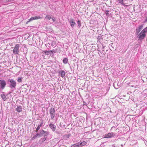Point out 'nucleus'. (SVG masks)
Wrapping results in <instances>:
<instances>
[{
	"label": "nucleus",
	"mask_w": 147,
	"mask_h": 147,
	"mask_svg": "<svg viewBox=\"0 0 147 147\" xmlns=\"http://www.w3.org/2000/svg\"><path fill=\"white\" fill-rule=\"evenodd\" d=\"M143 28V26L140 25L136 29V35L138 34V40H143L146 36V33L147 32V27L143 30L139 34Z\"/></svg>",
	"instance_id": "1"
},
{
	"label": "nucleus",
	"mask_w": 147,
	"mask_h": 147,
	"mask_svg": "<svg viewBox=\"0 0 147 147\" xmlns=\"http://www.w3.org/2000/svg\"><path fill=\"white\" fill-rule=\"evenodd\" d=\"M37 134V136H38V138H39L43 136H47L48 135V132L46 131H44L43 129H41Z\"/></svg>",
	"instance_id": "2"
},
{
	"label": "nucleus",
	"mask_w": 147,
	"mask_h": 147,
	"mask_svg": "<svg viewBox=\"0 0 147 147\" xmlns=\"http://www.w3.org/2000/svg\"><path fill=\"white\" fill-rule=\"evenodd\" d=\"M49 113L51 115V119H53L55 116V111L54 108H51L49 110Z\"/></svg>",
	"instance_id": "3"
},
{
	"label": "nucleus",
	"mask_w": 147,
	"mask_h": 147,
	"mask_svg": "<svg viewBox=\"0 0 147 147\" xmlns=\"http://www.w3.org/2000/svg\"><path fill=\"white\" fill-rule=\"evenodd\" d=\"M116 136V134L113 133H109L105 135V138H110L115 137Z\"/></svg>",
	"instance_id": "4"
},
{
	"label": "nucleus",
	"mask_w": 147,
	"mask_h": 147,
	"mask_svg": "<svg viewBox=\"0 0 147 147\" xmlns=\"http://www.w3.org/2000/svg\"><path fill=\"white\" fill-rule=\"evenodd\" d=\"M19 45L18 44H16L14 48L13 51V53L15 54H18L19 52Z\"/></svg>",
	"instance_id": "5"
},
{
	"label": "nucleus",
	"mask_w": 147,
	"mask_h": 147,
	"mask_svg": "<svg viewBox=\"0 0 147 147\" xmlns=\"http://www.w3.org/2000/svg\"><path fill=\"white\" fill-rule=\"evenodd\" d=\"M57 72L61 76L62 78H63L64 77L65 74V72L63 70H59L57 71Z\"/></svg>",
	"instance_id": "6"
},
{
	"label": "nucleus",
	"mask_w": 147,
	"mask_h": 147,
	"mask_svg": "<svg viewBox=\"0 0 147 147\" xmlns=\"http://www.w3.org/2000/svg\"><path fill=\"white\" fill-rule=\"evenodd\" d=\"M40 18L39 16H36L33 17H32L30 18L28 20V21L26 22V24H28L29 22L33 20H37L38 19H40Z\"/></svg>",
	"instance_id": "7"
},
{
	"label": "nucleus",
	"mask_w": 147,
	"mask_h": 147,
	"mask_svg": "<svg viewBox=\"0 0 147 147\" xmlns=\"http://www.w3.org/2000/svg\"><path fill=\"white\" fill-rule=\"evenodd\" d=\"M113 85L115 89H118L122 85V83H113Z\"/></svg>",
	"instance_id": "8"
},
{
	"label": "nucleus",
	"mask_w": 147,
	"mask_h": 147,
	"mask_svg": "<svg viewBox=\"0 0 147 147\" xmlns=\"http://www.w3.org/2000/svg\"><path fill=\"white\" fill-rule=\"evenodd\" d=\"M74 20L72 19H70L69 20V22L72 28L76 25V23Z\"/></svg>",
	"instance_id": "9"
},
{
	"label": "nucleus",
	"mask_w": 147,
	"mask_h": 147,
	"mask_svg": "<svg viewBox=\"0 0 147 147\" xmlns=\"http://www.w3.org/2000/svg\"><path fill=\"white\" fill-rule=\"evenodd\" d=\"M16 86V83H10L9 87L13 90H14Z\"/></svg>",
	"instance_id": "10"
},
{
	"label": "nucleus",
	"mask_w": 147,
	"mask_h": 147,
	"mask_svg": "<svg viewBox=\"0 0 147 147\" xmlns=\"http://www.w3.org/2000/svg\"><path fill=\"white\" fill-rule=\"evenodd\" d=\"M49 127L52 131L54 132L56 130V126L53 124L51 123L49 125Z\"/></svg>",
	"instance_id": "11"
},
{
	"label": "nucleus",
	"mask_w": 147,
	"mask_h": 147,
	"mask_svg": "<svg viewBox=\"0 0 147 147\" xmlns=\"http://www.w3.org/2000/svg\"><path fill=\"white\" fill-rule=\"evenodd\" d=\"M78 143L80 147L85 146L86 144V142L83 141H81Z\"/></svg>",
	"instance_id": "12"
},
{
	"label": "nucleus",
	"mask_w": 147,
	"mask_h": 147,
	"mask_svg": "<svg viewBox=\"0 0 147 147\" xmlns=\"http://www.w3.org/2000/svg\"><path fill=\"white\" fill-rule=\"evenodd\" d=\"M22 107L21 106H18L16 108V111L18 112H20L22 111Z\"/></svg>",
	"instance_id": "13"
},
{
	"label": "nucleus",
	"mask_w": 147,
	"mask_h": 147,
	"mask_svg": "<svg viewBox=\"0 0 147 147\" xmlns=\"http://www.w3.org/2000/svg\"><path fill=\"white\" fill-rule=\"evenodd\" d=\"M6 85V83H0V89H3Z\"/></svg>",
	"instance_id": "14"
},
{
	"label": "nucleus",
	"mask_w": 147,
	"mask_h": 147,
	"mask_svg": "<svg viewBox=\"0 0 147 147\" xmlns=\"http://www.w3.org/2000/svg\"><path fill=\"white\" fill-rule=\"evenodd\" d=\"M50 51H43V52L45 53V54L46 55H48L49 54H51V52Z\"/></svg>",
	"instance_id": "15"
},
{
	"label": "nucleus",
	"mask_w": 147,
	"mask_h": 147,
	"mask_svg": "<svg viewBox=\"0 0 147 147\" xmlns=\"http://www.w3.org/2000/svg\"><path fill=\"white\" fill-rule=\"evenodd\" d=\"M47 136H44L43 138H41L39 142L40 143H42L44 142L46 140L47 138Z\"/></svg>",
	"instance_id": "16"
},
{
	"label": "nucleus",
	"mask_w": 147,
	"mask_h": 147,
	"mask_svg": "<svg viewBox=\"0 0 147 147\" xmlns=\"http://www.w3.org/2000/svg\"><path fill=\"white\" fill-rule=\"evenodd\" d=\"M1 96L4 101H5L6 100V96L4 94H1Z\"/></svg>",
	"instance_id": "17"
},
{
	"label": "nucleus",
	"mask_w": 147,
	"mask_h": 147,
	"mask_svg": "<svg viewBox=\"0 0 147 147\" xmlns=\"http://www.w3.org/2000/svg\"><path fill=\"white\" fill-rule=\"evenodd\" d=\"M105 13L107 16H109L111 15V13H109V11L108 10L105 11Z\"/></svg>",
	"instance_id": "18"
},
{
	"label": "nucleus",
	"mask_w": 147,
	"mask_h": 147,
	"mask_svg": "<svg viewBox=\"0 0 147 147\" xmlns=\"http://www.w3.org/2000/svg\"><path fill=\"white\" fill-rule=\"evenodd\" d=\"M68 62V60L67 58H65L63 59V62L64 64H66Z\"/></svg>",
	"instance_id": "19"
},
{
	"label": "nucleus",
	"mask_w": 147,
	"mask_h": 147,
	"mask_svg": "<svg viewBox=\"0 0 147 147\" xmlns=\"http://www.w3.org/2000/svg\"><path fill=\"white\" fill-rule=\"evenodd\" d=\"M71 147H80L78 143H77L71 146Z\"/></svg>",
	"instance_id": "20"
},
{
	"label": "nucleus",
	"mask_w": 147,
	"mask_h": 147,
	"mask_svg": "<svg viewBox=\"0 0 147 147\" xmlns=\"http://www.w3.org/2000/svg\"><path fill=\"white\" fill-rule=\"evenodd\" d=\"M38 138V136H37V134H36V135H34L33 137L31 138L32 140H34L36 138Z\"/></svg>",
	"instance_id": "21"
},
{
	"label": "nucleus",
	"mask_w": 147,
	"mask_h": 147,
	"mask_svg": "<svg viewBox=\"0 0 147 147\" xmlns=\"http://www.w3.org/2000/svg\"><path fill=\"white\" fill-rule=\"evenodd\" d=\"M51 18V17L49 15H47L46 16L45 19L48 20Z\"/></svg>",
	"instance_id": "22"
},
{
	"label": "nucleus",
	"mask_w": 147,
	"mask_h": 147,
	"mask_svg": "<svg viewBox=\"0 0 147 147\" xmlns=\"http://www.w3.org/2000/svg\"><path fill=\"white\" fill-rule=\"evenodd\" d=\"M41 126L39 125H38L37 128H36V132H38V131L40 127Z\"/></svg>",
	"instance_id": "23"
},
{
	"label": "nucleus",
	"mask_w": 147,
	"mask_h": 147,
	"mask_svg": "<svg viewBox=\"0 0 147 147\" xmlns=\"http://www.w3.org/2000/svg\"><path fill=\"white\" fill-rule=\"evenodd\" d=\"M8 82H10V83H16L12 79H9Z\"/></svg>",
	"instance_id": "24"
},
{
	"label": "nucleus",
	"mask_w": 147,
	"mask_h": 147,
	"mask_svg": "<svg viewBox=\"0 0 147 147\" xmlns=\"http://www.w3.org/2000/svg\"><path fill=\"white\" fill-rule=\"evenodd\" d=\"M78 26H79V27H80L81 25V22L79 20H78Z\"/></svg>",
	"instance_id": "25"
},
{
	"label": "nucleus",
	"mask_w": 147,
	"mask_h": 147,
	"mask_svg": "<svg viewBox=\"0 0 147 147\" xmlns=\"http://www.w3.org/2000/svg\"><path fill=\"white\" fill-rule=\"evenodd\" d=\"M18 82H22V79L21 78H18L17 80Z\"/></svg>",
	"instance_id": "26"
},
{
	"label": "nucleus",
	"mask_w": 147,
	"mask_h": 147,
	"mask_svg": "<svg viewBox=\"0 0 147 147\" xmlns=\"http://www.w3.org/2000/svg\"><path fill=\"white\" fill-rule=\"evenodd\" d=\"M119 3L123 5V0H118Z\"/></svg>",
	"instance_id": "27"
},
{
	"label": "nucleus",
	"mask_w": 147,
	"mask_h": 147,
	"mask_svg": "<svg viewBox=\"0 0 147 147\" xmlns=\"http://www.w3.org/2000/svg\"><path fill=\"white\" fill-rule=\"evenodd\" d=\"M55 44L54 42H52L51 44V45L52 47L55 46Z\"/></svg>",
	"instance_id": "28"
},
{
	"label": "nucleus",
	"mask_w": 147,
	"mask_h": 147,
	"mask_svg": "<svg viewBox=\"0 0 147 147\" xmlns=\"http://www.w3.org/2000/svg\"><path fill=\"white\" fill-rule=\"evenodd\" d=\"M0 83H5V81L3 80H0Z\"/></svg>",
	"instance_id": "29"
},
{
	"label": "nucleus",
	"mask_w": 147,
	"mask_h": 147,
	"mask_svg": "<svg viewBox=\"0 0 147 147\" xmlns=\"http://www.w3.org/2000/svg\"><path fill=\"white\" fill-rule=\"evenodd\" d=\"M51 53H56V51H55V49H53L52 50H51Z\"/></svg>",
	"instance_id": "30"
},
{
	"label": "nucleus",
	"mask_w": 147,
	"mask_h": 147,
	"mask_svg": "<svg viewBox=\"0 0 147 147\" xmlns=\"http://www.w3.org/2000/svg\"><path fill=\"white\" fill-rule=\"evenodd\" d=\"M52 20L53 22H54L55 21V18L54 17L52 18Z\"/></svg>",
	"instance_id": "31"
},
{
	"label": "nucleus",
	"mask_w": 147,
	"mask_h": 147,
	"mask_svg": "<svg viewBox=\"0 0 147 147\" xmlns=\"http://www.w3.org/2000/svg\"><path fill=\"white\" fill-rule=\"evenodd\" d=\"M43 123V121H42V122L40 123V124L39 125L41 127Z\"/></svg>",
	"instance_id": "32"
},
{
	"label": "nucleus",
	"mask_w": 147,
	"mask_h": 147,
	"mask_svg": "<svg viewBox=\"0 0 147 147\" xmlns=\"http://www.w3.org/2000/svg\"><path fill=\"white\" fill-rule=\"evenodd\" d=\"M147 21V18H146V21Z\"/></svg>",
	"instance_id": "33"
},
{
	"label": "nucleus",
	"mask_w": 147,
	"mask_h": 147,
	"mask_svg": "<svg viewBox=\"0 0 147 147\" xmlns=\"http://www.w3.org/2000/svg\"><path fill=\"white\" fill-rule=\"evenodd\" d=\"M113 146V147H115V146Z\"/></svg>",
	"instance_id": "34"
},
{
	"label": "nucleus",
	"mask_w": 147,
	"mask_h": 147,
	"mask_svg": "<svg viewBox=\"0 0 147 147\" xmlns=\"http://www.w3.org/2000/svg\"><path fill=\"white\" fill-rule=\"evenodd\" d=\"M112 147H113V146Z\"/></svg>",
	"instance_id": "35"
}]
</instances>
